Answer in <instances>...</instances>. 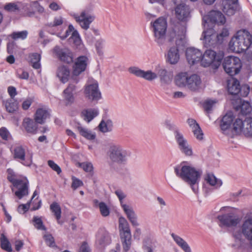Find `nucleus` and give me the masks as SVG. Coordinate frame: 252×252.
I'll use <instances>...</instances> for the list:
<instances>
[{
	"label": "nucleus",
	"instance_id": "obj_6",
	"mask_svg": "<svg viewBox=\"0 0 252 252\" xmlns=\"http://www.w3.org/2000/svg\"><path fill=\"white\" fill-rule=\"evenodd\" d=\"M107 155L112 164L121 165L126 164L130 152L120 144H111L109 146Z\"/></svg>",
	"mask_w": 252,
	"mask_h": 252
},
{
	"label": "nucleus",
	"instance_id": "obj_31",
	"mask_svg": "<svg viewBox=\"0 0 252 252\" xmlns=\"http://www.w3.org/2000/svg\"><path fill=\"white\" fill-rule=\"evenodd\" d=\"M50 117L49 111L43 108H38L34 114V121L37 124H43Z\"/></svg>",
	"mask_w": 252,
	"mask_h": 252
},
{
	"label": "nucleus",
	"instance_id": "obj_56",
	"mask_svg": "<svg viewBox=\"0 0 252 252\" xmlns=\"http://www.w3.org/2000/svg\"><path fill=\"white\" fill-rule=\"evenodd\" d=\"M228 35V30L226 28H223L220 33L217 34L219 43H221L224 38L227 37Z\"/></svg>",
	"mask_w": 252,
	"mask_h": 252
},
{
	"label": "nucleus",
	"instance_id": "obj_2",
	"mask_svg": "<svg viewBox=\"0 0 252 252\" xmlns=\"http://www.w3.org/2000/svg\"><path fill=\"white\" fill-rule=\"evenodd\" d=\"M176 176L189 185L193 191H198V185L202 174L201 170L189 165H179L174 167Z\"/></svg>",
	"mask_w": 252,
	"mask_h": 252
},
{
	"label": "nucleus",
	"instance_id": "obj_8",
	"mask_svg": "<svg viewBox=\"0 0 252 252\" xmlns=\"http://www.w3.org/2000/svg\"><path fill=\"white\" fill-rule=\"evenodd\" d=\"M119 229L124 250L127 252L131 246V235L129 224L124 217L119 219Z\"/></svg>",
	"mask_w": 252,
	"mask_h": 252
},
{
	"label": "nucleus",
	"instance_id": "obj_16",
	"mask_svg": "<svg viewBox=\"0 0 252 252\" xmlns=\"http://www.w3.org/2000/svg\"><path fill=\"white\" fill-rule=\"evenodd\" d=\"M74 18L81 27L84 30H87L94 20L95 16L90 10L86 9L82 11L80 15H75Z\"/></svg>",
	"mask_w": 252,
	"mask_h": 252
},
{
	"label": "nucleus",
	"instance_id": "obj_10",
	"mask_svg": "<svg viewBox=\"0 0 252 252\" xmlns=\"http://www.w3.org/2000/svg\"><path fill=\"white\" fill-rule=\"evenodd\" d=\"M231 209L232 208L230 207H224L221 209L222 211L229 212L218 217L221 226L228 227H235L240 223L239 217L236 213L230 212Z\"/></svg>",
	"mask_w": 252,
	"mask_h": 252
},
{
	"label": "nucleus",
	"instance_id": "obj_13",
	"mask_svg": "<svg viewBox=\"0 0 252 252\" xmlns=\"http://www.w3.org/2000/svg\"><path fill=\"white\" fill-rule=\"evenodd\" d=\"M221 58L217 56L216 53L212 50H207L201 58V64L204 67L212 66L214 68H217L220 64Z\"/></svg>",
	"mask_w": 252,
	"mask_h": 252
},
{
	"label": "nucleus",
	"instance_id": "obj_46",
	"mask_svg": "<svg viewBox=\"0 0 252 252\" xmlns=\"http://www.w3.org/2000/svg\"><path fill=\"white\" fill-rule=\"evenodd\" d=\"M1 247L2 249L8 252H11L12 251L11 245L5 236L2 234L0 236Z\"/></svg>",
	"mask_w": 252,
	"mask_h": 252
},
{
	"label": "nucleus",
	"instance_id": "obj_28",
	"mask_svg": "<svg viewBox=\"0 0 252 252\" xmlns=\"http://www.w3.org/2000/svg\"><path fill=\"white\" fill-rule=\"evenodd\" d=\"M177 46L170 47L166 55V61L171 64H176L180 60V54Z\"/></svg>",
	"mask_w": 252,
	"mask_h": 252
},
{
	"label": "nucleus",
	"instance_id": "obj_52",
	"mask_svg": "<svg viewBox=\"0 0 252 252\" xmlns=\"http://www.w3.org/2000/svg\"><path fill=\"white\" fill-rule=\"evenodd\" d=\"M44 239L47 246L50 247H56L55 240L53 236L50 234H46L44 235Z\"/></svg>",
	"mask_w": 252,
	"mask_h": 252
},
{
	"label": "nucleus",
	"instance_id": "obj_54",
	"mask_svg": "<svg viewBox=\"0 0 252 252\" xmlns=\"http://www.w3.org/2000/svg\"><path fill=\"white\" fill-rule=\"evenodd\" d=\"M63 23V18L61 16L55 17L53 22L49 23L48 26L50 27H56L62 25Z\"/></svg>",
	"mask_w": 252,
	"mask_h": 252
},
{
	"label": "nucleus",
	"instance_id": "obj_55",
	"mask_svg": "<svg viewBox=\"0 0 252 252\" xmlns=\"http://www.w3.org/2000/svg\"><path fill=\"white\" fill-rule=\"evenodd\" d=\"M77 164L79 167L82 168L85 171L87 172H90L93 169V165L91 162H78Z\"/></svg>",
	"mask_w": 252,
	"mask_h": 252
},
{
	"label": "nucleus",
	"instance_id": "obj_48",
	"mask_svg": "<svg viewBox=\"0 0 252 252\" xmlns=\"http://www.w3.org/2000/svg\"><path fill=\"white\" fill-rule=\"evenodd\" d=\"M28 34V32L27 31H23L21 32H13L10 35V36L14 40L19 39L24 40L27 38Z\"/></svg>",
	"mask_w": 252,
	"mask_h": 252
},
{
	"label": "nucleus",
	"instance_id": "obj_14",
	"mask_svg": "<svg viewBox=\"0 0 252 252\" xmlns=\"http://www.w3.org/2000/svg\"><path fill=\"white\" fill-rule=\"evenodd\" d=\"M89 63V59L85 56L78 57L72 66V80L75 83L79 81L78 76L86 70Z\"/></svg>",
	"mask_w": 252,
	"mask_h": 252
},
{
	"label": "nucleus",
	"instance_id": "obj_62",
	"mask_svg": "<svg viewBox=\"0 0 252 252\" xmlns=\"http://www.w3.org/2000/svg\"><path fill=\"white\" fill-rule=\"evenodd\" d=\"M157 203L160 209L163 210L167 206L166 201L161 197L157 196L156 198Z\"/></svg>",
	"mask_w": 252,
	"mask_h": 252
},
{
	"label": "nucleus",
	"instance_id": "obj_53",
	"mask_svg": "<svg viewBox=\"0 0 252 252\" xmlns=\"http://www.w3.org/2000/svg\"><path fill=\"white\" fill-rule=\"evenodd\" d=\"M73 26L72 25H69L68 29L65 31L64 34L62 35L61 32H58L56 33H52L53 34H56L57 36L59 37L61 39L63 40L66 38L71 32H73L75 31Z\"/></svg>",
	"mask_w": 252,
	"mask_h": 252
},
{
	"label": "nucleus",
	"instance_id": "obj_4",
	"mask_svg": "<svg viewBox=\"0 0 252 252\" xmlns=\"http://www.w3.org/2000/svg\"><path fill=\"white\" fill-rule=\"evenodd\" d=\"M252 44V35L246 30L238 31L229 43V49L234 52L247 51Z\"/></svg>",
	"mask_w": 252,
	"mask_h": 252
},
{
	"label": "nucleus",
	"instance_id": "obj_15",
	"mask_svg": "<svg viewBox=\"0 0 252 252\" xmlns=\"http://www.w3.org/2000/svg\"><path fill=\"white\" fill-rule=\"evenodd\" d=\"M32 4L37 5L38 3L36 1L33 2H10L4 6V9L11 12H27L32 9Z\"/></svg>",
	"mask_w": 252,
	"mask_h": 252
},
{
	"label": "nucleus",
	"instance_id": "obj_22",
	"mask_svg": "<svg viewBox=\"0 0 252 252\" xmlns=\"http://www.w3.org/2000/svg\"><path fill=\"white\" fill-rule=\"evenodd\" d=\"M53 51L61 61L68 63L72 62L73 54L68 48H61L56 46L54 47Z\"/></svg>",
	"mask_w": 252,
	"mask_h": 252
},
{
	"label": "nucleus",
	"instance_id": "obj_1",
	"mask_svg": "<svg viewBox=\"0 0 252 252\" xmlns=\"http://www.w3.org/2000/svg\"><path fill=\"white\" fill-rule=\"evenodd\" d=\"M128 71L138 77L142 78L149 81H152L158 78L161 83L164 84H169L173 77L172 71L159 64L156 66L155 72L151 70L144 71L135 66L129 67Z\"/></svg>",
	"mask_w": 252,
	"mask_h": 252
},
{
	"label": "nucleus",
	"instance_id": "obj_41",
	"mask_svg": "<svg viewBox=\"0 0 252 252\" xmlns=\"http://www.w3.org/2000/svg\"><path fill=\"white\" fill-rule=\"evenodd\" d=\"M244 127V121L240 119H236L233 124L232 132L234 131L236 134H243Z\"/></svg>",
	"mask_w": 252,
	"mask_h": 252
},
{
	"label": "nucleus",
	"instance_id": "obj_27",
	"mask_svg": "<svg viewBox=\"0 0 252 252\" xmlns=\"http://www.w3.org/2000/svg\"><path fill=\"white\" fill-rule=\"evenodd\" d=\"M121 207L132 225L135 226H138L139 224L137 222V217L132 206L122 203Z\"/></svg>",
	"mask_w": 252,
	"mask_h": 252
},
{
	"label": "nucleus",
	"instance_id": "obj_57",
	"mask_svg": "<svg viewBox=\"0 0 252 252\" xmlns=\"http://www.w3.org/2000/svg\"><path fill=\"white\" fill-rule=\"evenodd\" d=\"M72 184L71 188L74 189H76L78 188L81 187L83 185V183L82 181L78 179V178L72 177Z\"/></svg>",
	"mask_w": 252,
	"mask_h": 252
},
{
	"label": "nucleus",
	"instance_id": "obj_29",
	"mask_svg": "<svg viewBox=\"0 0 252 252\" xmlns=\"http://www.w3.org/2000/svg\"><path fill=\"white\" fill-rule=\"evenodd\" d=\"M56 74L61 82L65 83L69 80L70 76V71L67 66L61 65L58 67Z\"/></svg>",
	"mask_w": 252,
	"mask_h": 252
},
{
	"label": "nucleus",
	"instance_id": "obj_59",
	"mask_svg": "<svg viewBox=\"0 0 252 252\" xmlns=\"http://www.w3.org/2000/svg\"><path fill=\"white\" fill-rule=\"evenodd\" d=\"M216 103L215 101L212 100H207L204 102L203 107L204 109L207 112H209L211 110L214 105Z\"/></svg>",
	"mask_w": 252,
	"mask_h": 252
},
{
	"label": "nucleus",
	"instance_id": "obj_64",
	"mask_svg": "<svg viewBox=\"0 0 252 252\" xmlns=\"http://www.w3.org/2000/svg\"><path fill=\"white\" fill-rule=\"evenodd\" d=\"M78 252H91V250L88 244L83 242L81 245Z\"/></svg>",
	"mask_w": 252,
	"mask_h": 252
},
{
	"label": "nucleus",
	"instance_id": "obj_49",
	"mask_svg": "<svg viewBox=\"0 0 252 252\" xmlns=\"http://www.w3.org/2000/svg\"><path fill=\"white\" fill-rule=\"evenodd\" d=\"M5 107L9 113H13L18 109L17 102H13L12 99L8 100L5 103Z\"/></svg>",
	"mask_w": 252,
	"mask_h": 252
},
{
	"label": "nucleus",
	"instance_id": "obj_33",
	"mask_svg": "<svg viewBox=\"0 0 252 252\" xmlns=\"http://www.w3.org/2000/svg\"><path fill=\"white\" fill-rule=\"evenodd\" d=\"M210 21L218 25H223L226 21L224 16L219 11H211L209 14Z\"/></svg>",
	"mask_w": 252,
	"mask_h": 252
},
{
	"label": "nucleus",
	"instance_id": "obj_45",
	"mask_svg": "<svg viewBox=\"0 0 252 252\" xmlns=\"http://www.w3.org/2000/svg\"><path fill=\"white\" fill-rule=\"evenodd\" d=\"M239 103H240V105L237 109L238 110L240 109L241 112L244 115H246L251 112L252 108L248 102L242 101L241 99H238Z\"/></svg>",
	"mask_w": 252,
	"mask_h": 252
},
{
	"label": "nucleus",
	"instance_id": "obj_12",
	"mask_svg": "<svg viewBox=\"0 0 252 252\" xmlns=\"http://www.w3.org/2000/svg\"><path fill=\"white\" fill-rule=\"evenodd\" d=\"M86 98L90 101H98L101 98V93L98 89V84L96 80H89L86 85L84 91Z\"/></svg>",
	"mask_w": 252,
	"mask_h": 252
},
{
	"label": "nucleus",
	"instance_id": "obj_30",
	"mask_svg": "<svg viewBox=\"0 0 252 252\" xmlns=\"http://www.w3.org/2000/svg\"><path fill=\"white\" fill-rule=\"evenodd\" d=\"M37 124L32 119L25 118L23 121L22 126L28 133L34 134L37 132Z\"/></svg>",
	"mask_w": 252,
	"mask_h": 252
},
{
	"label": "nucleus",
	"instance_id": "obj_17",
	"mask_svg": "<svg viewBox=\"0 0 252 252\" xmlns=\"http://www.w3.org/2000/svg\"><path fill=\"white\" fill-rule=\"evenodd\" d=\"M174 12L176 18L183 23H187L191 18L189 7L185 3L177 5L174 8Z\"/></svg>",
	"mask_w": 252,
	"mask_h": 252
},
{
	"label": "nucleus",
	"instance_id": "obj_34",
	"mask_svg": "<svg viewBox=\"0 0 252 252\" xmlns=\"http://www.w3.org/2000/svg\"><path fill=\"white\" fill-rule=\"evenodd\" d=\"M171 236L176 244L184 252H191V250L189 245L182 238L174 233H172Z\"/></svg>",
	"mask_w": 252,
	"mask_h": 252
},
{
	"label": "nucleus",
	"instance_id": "obj_11",
	"mask_svg": "<svg viewBox=\"0 0 252 252\" xmlns=\"http://www.w3.org/2000/svg\"><path fill=\"white\" fill-rule=\"evenodd\" d=\"M222 65L225 71L231 76L238 74L242 66L240 59L233 56L225 58Z\"/></svg>",
	"mask_w": 252,
	"mask_h": 252
},
{
	"label": "nucleus",
	"instance_id": "obj_26",
	"mask_svg": "<svg viewBox=\"0 0 252 252\" xmlns=\"http://www.w3.org/2000/svg\"><path fill=\"white\" fill-rule=\"evenodd\" d=\"M222 10L228 16L235 14L238 8V0H222Z\"/></svg>",
	"mask_w": 252,
	"mask_h": 252
},
{
	"label": "nucleus",
	"instance_id": "obj_39",
	"mask_svg": "<svg viewBox=\"0 0 252 252\" xmlns=\"http://www.w3.org/2000/svg\"><path fill=\"white\" fill-rule=\"evenodd\" d=\"M94 202L96 206H98L100 213L103 217H106L109 215L110 209L104 202H99L97 200H94Z\"/></svg>",
	"mask_w": 252,
	"mask_h": 252
},
{
	"label": "nucleus",
	"instance_id": "obj_38",
	"mask_svg": "<svg viewBox=\"0 0 252 252\" xmlns=\"http://www.w3.org/2000/svg\"><path fill=\"white\" fill-rule=\"evenodd\" d=\"M78 130L81 135L88 140H94L95 138V134L91 130L82 126L78 127Z\"/></svg>",
	"mask_w": 252,
	"mask_h": 252
},
{
	"label": "nucleus",
	"instance_id": "obj_23",
	"mask_svg": "<svg viewBox=\"0 0 252 252\" xmlns=\"http://www.w3.org/2000/svg\"><path fill=\"white\" fill-rule=\"evenodd\" d=\"M186 55L189 63L190 65L195 64L201 62L202 52L195 48L189 47L186 50Z\"/></svg>",
	"mask_w": 252,
	"mask_h": 252
},
{
	"label": "nucleus",
	"instance_id": "obj_19",
	"mask_svg": "<svg viewBox=\"0 0 252 252\" xmlns=\"http://www.w3.org/2000/svg\"><path fill=\"white\" fill-rule=\"evenodd\" d=\"M14 158L26 166H30L32 163V154L26 155L24 149L21 146L16 147L14 149Z\"/></svg>",
	"mask_w": 252,
	"mask_h": 252
},
{
	"label": "nucleus",
	"instance_id": "obj_7",
	"mask_svg": "<svg viewBox=\"0 0 252 252\" xmlns=\"http://www.w3.org/2000/svg\"><path fill=\"white\" fill-rule=\"evenodd\" d=\"M151 25L155 41L160 46L165 44L167 27L166 19L163 17H159L154 22H151Z\"/></svg>",
	"mask_w": 252,
	"mask_h": 252
},
{
	"label": "nucleus",
	"instance_id": "obj_60",
	"mask_svg": "<svg viewBox=\"0 0 252 252\" xmlns=\"http://www.w3.org/2000/svg\"><path fill=\"white\" fill-rule=\"evenodd\" d=\"M187 123L192 130L193 129L196 130V129H199V125L195 120L193 119H189L187 120Z\"/></svg>",
	"mask_w": 252,
	"mask_h": 252
},
{
	"label": "nucleus",
	"instance_id": "obj_36",
	"mask_svg": "<svg viewBox=\"0 0 252 252\" xmlns=\"http://www.w3.org/2000/svg\"><path fill=\"white\" fill-rule=\"evenodd\" d=\"M96 240L100 245H104L110 243L111 238L107 231L104 230H100L97 234Z\"/></svg>",
	"mask_w": 252,
	"mask_h": 252
},
{
	"label": "nucleus",
	"instance_id": "obj_63",
	"mask_svg": "<svg viewBox=\"0 0 252 252\" xmlns=\"http://www.w3.org/2000/svg\"><path fill=\"white\" fill-rule=\"evenodd\" d=\"M195 130L193 129L192 130V132L193 133L194 136L195 137V138L198 140H201L203 138V133L199 126V129H196Z\"/></svg>",
	"mask_w": 252,
	"mask_h": 252
},
{
	"label": "nucleus",
	"instance_id": "obj_50",
	"mask_svg": "<svg viewBox=\"0 0 252 252\" xmlns=\"http://www.w3.org/2000/svg\"><path fill=\"white\" fill-rule=\"evenodd\" d=\"M104 40L100 38L96 40L95 44L97 53L99 56H101L103 54V48L104 47Z\"/></svg>",
	"mask_w": 252,
	"mask_h": 252
},
{
	"label": "nucleus",
	"instance_id": "obj_44",
	"mask_svg": "<svg viewBox=\"0 0 252 252\" xmlns=\"http://www.w3.org/2000/svg\"><path fill=\"white\" fill-rule=\"evenodd\" d=\"M29 57L32 66L35 69L39 68L40 67V55L38 53H32L30 55Z\"/></svg>",
	"mask_w": 252,
	"mask_h": 252
},
{
	"label": "nucleus",
	"instance_id": "obj_9",
	"mask_svg": "<svg viewBox=\"0 0 252 252\" xmlns=\"http://www.w3.org/2000/svg\"><path fill=\"white\" fill-rule=\"evenodd\" d=\"M7 178L12 183L14 188L17 189L15 191V195L19 199H20L28 194L29 182L26 177L19 178L15 175H11L8 176Z\"/></svg>",
	"mask_w": 252,
	"mask_h": 252
},
{
	"label": "nucleus",
	"instance_id": "obj_51",
	"mask_svg": "<svg viewBox=\"0 0 252 252\" xmlns=\"http://www.w3.org/2000/svg\"><path fill=\"white\" fill-rule=\"evenodd\" d=\"M33 222L34 226L37 229L40 230H46V228L43 224V221L41 218L37 216H34L33 218Z\"/></svg>",
	"mask_w": 252,
	"mask_h": 252
},
{
	"label": "nucleus",
	"instance_id": "obj_58",
	"mask_svg": "<svg viewBox=\"0 0 252 252\" xmlns=\"http://www.w3.org/2000/svg\"><path fill=\"white\" fill-rule=\"evenodd\" d=\"M0 136L2 139L5 140H8L11 138L9 131L5 127L0 128Z\"/></svg>",
	"mask_w": 252,
	"mask_h": 252
},
{
	"label": "nucleus",
	"instance_id": "obj_61",
	"mask_svg": "<svg viewBox=\"0 0 252 252\" xmlns=\"http://www.w3.org/2000/svg\"><path fill=\"white\" fill-rule=\"evenodd\" d=\"M48 165L55 171H56L57 174H59L62 170L61 168L58 166L56 163L54 162L53 160H49L48 161Z\"/></svg>",
	"mask_w": 252,
	"mask_h": 252
},
{
	"label": "nucleus",
	"instance_id": "obj_37",
	"mask_svg": "<svg viewBox=\"0 0 252 252\" xmlns=\"http://www.w3.org/2000/svg\"><path fill=\"white\" fill-rule=\"evenodd\" d=\"M205 180L207 183L216 189L222 185L221 181L217 179L213 174H208L205 178Z\"/></svg>",
	"mask_w": 252,
	"mask_h": 252
},
{
	"label": "nucleus",
	"instance_id": "obj_25",
	"mask_svg": "<svg viewBox=\"0 0 252 252\" xmlns=\"http://www.w3.org/2000/svg\"><path fill=\"white\" fill-rule=\"evenodd\" d=\"M204 43L206 47L213 46L219 43L217 33L213 29H209L203 32L202 33Z\"/></svg>",
	"mask_w": 252,
	"mask_h": 252
},
{
	"label": "nucleus",
	"instance_id": "obj_21",
	"mask_svg": "<svg viewBox=\"0 0 252 252\" xmlns=\"http://www.w3.org/2000/svg\"><path fill=\"white\" fill-rule=\"evenodd\" d=\"M186 28L184 27L182 31L177 33L176 29L170 31L168 34L167 39L170 42L175 40L176 46L183 45L185 42Z\"/></svg>",
	"mask_w": 252,
	"mask_h": 252
},
{
	"label": "nucleus",
	"instance_id": "obj_35",
	"mask_svg": "<svg viewBox=\"0 0 252 252\" xmlns=\"http://www.w3.org/2000/svg\"><path fill=\"white\" fill-rule=\"evenodd\" d=\"M99 114V111L96 108H90L83 110L81 112L83 119L88 123L91 122Z\"/></svg>",
	"mask_w": 252,
	"mask_h": 252
},
{
	"label": "nucleus",
	"instance_id": "obj_5",
	"mask_svg": "<svg viewBox=\"0 0 252 252\" xmlns=\"http://www.w3.org/2000/svg\"><path fill=\"white\" fill-rule=\"evenodd\" d=\"M175 85L179 88H187L191 91H197L201 88L202 81L196 74L189 75L187 72H181L174 78Z\"/></svg>",
	"mask_w": 252,
	"mask_h": 252
},
{
	"label": "nucleus",
	"instance_id": "obj_32",
	"mask_svg": "<svg viewBox=\"0 0 252 252\" xmlns=\"http://www.w3.org/2000/svg\"><path fill=\"white\" fill-rule=\"evenodd\" d=\"M228 92L232 95H236L240 91L239 82L235 78H232L227 81Z\"/></svg>",
	"mask_w": 252,
	"mask_h": 252
},
{
	"label": "nucleus",
	"instance_id": "obj_18",
	"mask_svg": "<svg viewBox=\"0 0 252 252\" xmlns=\"http://www.w3.org/2000/svg\"><path fill=\"white\" fill-rule=\"evenodd\" d=\"M174 136L178 148L181 152L186 156L192 155V150L191 147L189 145L183 134L178 130H176L174 131Z\"/></svg>",
	"mask_w": 252,
	"mask_h": 252
},
{
	"label": "nucleus",
	"instance_id": "obj_3",
	"mask_svg": "<svg viewBox=\"0 0 252 252\" xmlns=\"http://www.w3.org/2000/svg\"><path fill=\"white\" fill-rule=\"evenodd\" d=\"M234 243L232 246L236 249L244 251L249 247V241L252 244V218L245 220L242 226L241 231L233 233Z\"/></svg>",
	"mask_w": 252,
	"mask_h": 252
},
{
	"label": "nucleus",
	"instance_id": "obj_20",
	"mask_svg": "<svg viewBox=\"0 0 252 252\" xmlns=\"http://www.w3.org/2000/svg\"><path fill=\"white\" fill-rule=\"evenodd\" d=\"M234 115L232 112H227L222 118L220 123V127L223 134L230 135L232 133V122Z\"/></svg>",
	"mask_w": 252,
	"mask_h": 252
},
{
	"label": "nucleus",
	"instance_id": "obj_40",
	"mask_svg": "<svg viewBox=\"0 0 252 252\" xmlns=\"http://www.w3.org/2000/svg\"><path fill=\"white\" fill-rule=\"evenodd\" d=\"M50 209L54 214L58 223L62 224L63 222L60 220L61 218V208L59 204L57 202L53 203L50 205Z\"/></svg>",
	"mask_w": 252,
	"mask_h": 252
},
{
	"label": "nucleus",
	"instance_id": "obj_43",
	"mask_svg": "<svg viewBox=\"0 0 252 252\" xmlns=\"http://www.w3.org/2000/svg\"><path fill=\"white\" fill-rule=\"evenodd\" d=\"M98 128L100 131L103 133L111 131L113 128V123L110 120L102 121L98 126Z\"/></svg>",
	"mask_w": 252,
	"mask_h": 252
},
{
	"label": "nucleus",
	"instance_id": "obj_24",
	"mask_svg": "<svg viewBox=\"0 0 252 252\" xmlns=\"http://www.w3.org/2000/svg\"><path fill=\"white\" fill-rule=\"evenodd\" d=\"M76 89V86L74 84L69 83L67 87L63 91V102L66 106L71 105L74 102V93Z\"/></svg>",
	"mask_w": 252,
	"mask_h": 252
},
{
	"label": "nucleus",
	"instance_id": "obj_47",
	"mask_svg": "<svg viewBox=\"0 0 252 252\" xmlns=\"http://www.w3.org/2000/svg\"><path fill=\"white\" fill-rule=\"evenodd\" d=\"M70 42H73L75 46L78 47L81 44V39L78 32L75 30L71 33V36L69 38Z\"/></svg>",
	"mask_w": 252,
	"mask_h": 252
},
{
	"label": "nucleus",
	"instance_id": "obj_42",
	"mask_svg": "<svg viewBox=\"0 0 252 252\" xmlns=\"http://www.w3.org/2000/svg\"><path fill=\"white\" fill-rule=\"evenodd\" d=\"M243 134L247 137H252V118H247L244 121Z\"/></svg>",
	"mask_w": 252,
	"mask_h": 252
}]
</instances>
